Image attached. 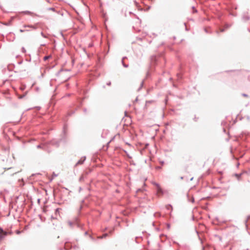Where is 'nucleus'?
<instances>
[{
    "mask_svg": "<svg viewBox=\"0 0 250 250\" xmlns=\"http://www.w3.org/2000/svg\"><path fill=\"white\" fill-rule=\"evenodd\" d=\"M26 26H27L25 25V26H24V27H26ZM28 26V27H32V28H34V29H35V27H34V26Z\"/></svg>",
    "mask_w": 250,
    "mask_h": 250,
    "instance_id": "5",
    "label": "nucleus"
},
{
    "mask_svg": "<svg viewBox=\"0 0 250 250\" xmlns=\"http://www.w3.org/2000/svg\"><path fill=\"white\" fill-rule=\"evenodd\" d=\"M59 211V208L56 209V212Z\"/></svg>",
    "mask_w": 250,
    "mask_h": 250,
    "instance_id": "6",
    "label": "nucleus"
},
{
    "mask_svg": "<svg viewBox=\"0 0 250 250\" xmlns=\"http://www.w3.org/2000/svg\"><path fill=\"white\" fill-rule=\"evenodd\" d=\"M155 185L156 188L157 195L159 196L162 195L163 192V190H162V188H161L160 185H158V184H155Z\"/></svg>",
    "mask_w": 250,
    "mask_h": 250,
    "instance_id": "1",
    "label": "nucleus"
},
{
    "mask_svg": "<svg viewBox=\"0 0 250 250\" xmlns=\"http://www.w3.org/2000/svg\"><path fill=\"white\" fill-rule=\"evenodd\" d=\"M50 57V56H45L44 57V60H46L48 59Z\"/></svg>",
    "mask_w": 250,
    "mask_h": 250,
    "instance_id": "3",
    "label": "nucleus"
},
{
    "mask_svg": "<svg viewBox=\"0 0 250 250\" xmlns=\"http://www.w3.org/2000/svg\"><path fill=\"white\" fill-rule=\"evenodd\" d=\"M6 234L7 233L6 232L0 229V238H2L4 236L6 235Z\"/></svg>",
    "mask_w": 250,
    "mask_h": 250,
    "instance_id": "2",
    "label": "nucleus"
},
{
    "mask_svg": "<svg viewBox=\"0 0 250 250\" xmlns=\"http://www.w3.org/2000/svg\"><path fill=\"white\" fill-rule=\"evenodd\" d=\"M26 31V30H22V29H20V31L21 32H25V31Z\"/></svg>",
    "mask_w": 250,
    "mask_h": 250,
    "instance_id": "4",
    "label": "nucleus"
}]
</instances>
